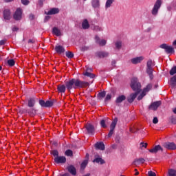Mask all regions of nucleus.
<instances>
[{"mask_svg": "<svg viewBox=\"0 0 176 176\" xmlns=\"http://www.w3.org/2000/svg\"><path fill=\"white\" fill-rule=\"evenodd\" d=\"M131 87L133 90V91H136V92L132 93L129 95V96H128L127 100L130 103L133 102L134 100L137 98V96L141 91V83L138 82V78H133L131 80Z\"/></svg>", "mask_w": 176, "mask_h": 176, "instance_id": "nucleus-1", "label": "nucleus"}, {"mask_svg": "<svg viewBox=\"0 0 176 176\" xmlns=\"http://www.w3.org/2000/svg\"><path fill=\"white\" fill-rule=\"evenodd\" d=\"M65 85L67 90L69 91L70 90H72V89H83L87 87V86H89V82L73 78L66 82Z\"/></svg>", "mask_w": 176, "mask_h": 176, "instance_id": "nucleus-2", "label": "nucleus"}, {"mask_svg": "<svg viewBox=\"0 0 176 176\" xmlns=\"http://www.w3.org/2000/svg\"><path fill=\"white\" fill-rule=\"evenodd\" d=\"M161 6L162 0H157L151 10V14H153V16H157V13H159V9H160Z\"/></svg>", "mask_w": 176, "mask_h": 176, "instance_id": "nucleus-3", "label": "nucleus"}, {"mask_svg": "<svg viewBox=\"0 0 176 176\" xmlns=\"http://www.w3.org/2000/svg\"><path fill=\"white\" fill-rule=\"evenodd\" d=\"M152 89V84H148L144 89L142 94L138 97V101L141 100L142 98H144L146 96V93Z\"/></svg>", "mask_w": 176, "mask_h": 176, "instance_id": "nucleus-4", "label": "nucleus"}, {"mask_svg": "<svg viewBox=\"0 0 176 176\" xmlns=\"http://www.w3.org/2000/svg\"><path fill=\"white\" fill-rule=\"evenodd\" d=\"M88 134H91V135H94V133H96V128H94V126L90 123H87L85 126Z\"/></svg>", "mask_w": 176, "mask_h": 176, "instance_id": "nucleus-5", "label": "nucleus"}, {"mask_svg": "<svg viewBox=\"0 0 176 176\" xmlns=\"http://www.w3.org/2000/svg\"><path fill=\"white\" fill-rule=\"evenodd\" d=\"M164 148H166L169 151H175L176 144L174 142H166L164 144Z\"/></svg>", "mask_w": 176, "mask_h": 176, "instance_id": "nucleus-6", "label": "nucleus"}, {"mask_svg": "<svg viewBox=\"0 0 176 176\" xmlns=\"http://www.w3.org/2000/svg\"><path fill=\"white\" fill-rule=\"evenodd\" d=\"M23 16V10L21 8H17L15 13L14 14V20H21Z\"/></svg>", "mask_w": 176, "mask_h": 176, "instance_id": "nucleus-7", "label": "nucleus"}, {"mask_svg": "<svg viewBox=\"0 0 176 176\" xmlns=\"http://www.w3.org/2000/svg\"><path fill=\"white\" fill-rule=\"evenodd\" d=\"M160 47L161 49H164L166 53H173V52H174V48L171 46L167 45V44H162Z\"/></svg>", "mask_w": 176, "mask_h": 176, "instance_id": "nucleus-8", "label": "nucleus"}, {"mask_svg": "<svg viewBox=\"0 0 176 176\" xmlns=\"http://www.w3.org/2000/svg\"><path fill=\"white\" fill-rule=\"evenodd\" d=\"M54 50L58 54H63V53L65 52V49L58 44L55 46Z\"/></svg>", "mask_w": 176, "mask_h": 176, "instance_id": "nucleus-9", "label": "nucleus"}, {"mask_svg": "<svg viewBox=\"0 0 176 176\" xmlns=\"http://www.w3.org/2000/svg\"><path fill=\"white\" fill-rule=\"evenodd\" d=\"M39 104L41 107H45V108H49V107L53 106V102L49 100L45 102V100H39Z\"/></svg>", "mask_w": 176, "mask_h": 176, "instance_id": "nucleus-10", "label": "nucleus"}, {"mask_svg": "<svg viewBox=\"0 0 176 176\" xmlns=\"http://www.w3.org/2000/svg\"><path fill=\"white\" fill-rule=\"evenodd\" d=\"M160 105H162V102H154L149 106V109H151L152 111H156V109H157V108L160 107Z\"/></svg>", "mask_w": 176, "mask_h": 176, "instance_id": "nucleus-11", "label": "nucleus"}, {"mask_svg": "<svg viewBox=\"0 0 176 176\" xmlns=\"http://www.w3.org/2000/svg\"><path fill=\"white\" fill-rule=\"evenodd\" d=\"M55 163H65L67 162V158L64 156H58L54 158Z\"/></svg>", "mask_w": 176, "mask_h": 176, "instance_id": "nucleus-12", "label": "nucleus"}, {"mask_svg": "<svg viewBox=\"0 0 176 176\" xmlns=\"http://www.w3.org/2000/svg\"><path fill=\"white\" fill-rule=\"evenodd\" d=\"M95 40L96 43H98L100 46H105V45H107V41L104 39L100 40V37H98V36H96Z\"/></svg>", "mask_w": 176, "mask_h": 176, "instance_id": "nucleus-13", "label": "nucleus"}, {"mask_svg": "<svg viewBox=\"0 0 176 176\" xmlns=\"http://www.w3.org/2000/svg\"><path fill=\"white\" fill-rule=\"evenodd\" d=\"M159 151H163V148L160 145H157L154 148L148 150L151 153H157Z\"/></svg>", "mask_w": 176, "mask_h": 176, "instance_id": "nucleus-14", "label": "nucleus"}, {"mask_svg": "<svg viewBox=\"0 0 176 176\" xmlns=\"http://www.w3.org/2000/svg\"><path fill=\"white\" fill-rule=\"evenodd\" d=\"M142 60H144V57L139 56V57L132 58L131 63H132V64H138V63H141V61H142Z\"/></svg>", "mask_w": 176, "mask_h": 176, "instance_id": "nucleus-15", "label": "nucleus"}, {"mask_svg": "<svg viewBox=\"0 0 176 176\" xmlns=\"http://www.w3.org/2000/svg\"><path fill=\"white\" fill-rule=\"evenodd\" d=\"M95 148H96V149H100V151H104L105 145L103 142H98L95 144Z\"/></svg>", "mask_w": 176, "mask_h": 176, "instance_id": "nucleus-16", "label": "nucleus"}, {"mask_svg": "<svg viewBox=\"0 0 176 176\" xmlns=\"http://www.w3.org/2000/svg\"><path fill=\"white\" fill-rule=\"evenodd\" d=\"M3 17L5 20H10L11 16H10V10H5L3 12Z\"/></svg>", "mask_w": 176, "mask_h": 176, "instance_id": "nucleus-17", "label": "nucleus"}, {"mask_svg": "<svg viewBox=\"0 0 176 176\" xmlns=\"http://www.w3.org/2000/svg\"><path fill=\"white\" fill-rule=\"evenodd\" d=\"M60 12L58 8H52L47 12H45L46 14L51 15V14H57Z\"/></svg>", "mask_w": 176, "mask_h": 176, "instance_id": "nucleus-18", "label": "nucleus"}, {"mask_svg": "<svg viewBox=\"0 0 176 176\" xmlns=\"http://www.w3.org/2000/svg\"><path fill=\"white\" fill-rule=\"evenodd\" d=\"M67 89V85H59L57 87V90L58 93H64Z\"/></svg>", "mask_w": 176, "mask_h": 176, "instance_id": "nucleus-19", "label": "nucleus"}, {"mask_svg": "<svg viewBox=\"0 0 176 176\" xmlns=\"http://www.w3.org/2000/svg\"><path fill=\"white\" fill-rule=\"evenodd\" d=\"M67 170L72 175H76V168L74 166L71 165L68 166Z\"/></svg>", "mask_w": 176, "mask_h": 176, "instance_id": "nucleus-20", "label": "nucleus"}, {"mask_svg": "<svg viewBox=\"0 0 176 176\" xmlns=\"http://www.w3.org/2000/svg\"><path fill=\"white\" fill-rule=\"evenodd\" d=\"M146 73L148 74L150 79H153V67H147Z\"/></svg>", "mask_w": 176, "mask_h": 176, "instance_id": "nucleus-21", "label": "nucleus"}, {"mask_svg": "<svg viewBox=\"0 0 176 176\" xmlns=\"http://www.w3.org/2000/svg\"><path fill=\"white\" fill-rule=\"evenodd\" d=\"M108 52H99L96 54V56L99 57L100 58H104V57H108Z\"/></svg>", "mask_w": 176, "mask_h": 176, "instance_id": "nucleus-22", "label": "nucleus"}, {"mask_svg": "<svg viewBox=\"0 0 176 176\" xmlns=\"http://www.w3.org/2000/svg\"><path fill=\"white\" fill-rule=\"evenodd\" d=\"M82 27L83 30H87L90 28V25L89 24V21L87 19H85L82 23Z\"/></svg>", "mask_w": 176, "mask_h": 176, "instance_id": "nucleus-23", "label": "nucleus"}, {"mask_svg": "<svg viewBox=\"0 0 176 176\" xmlns=\"http://www.w3.org/2000/svg\"><path fill=\"white\" fill-rule=\"evenodd\" d=\"M116 124H118V118H114L110 125V130H115Z\"/></svg>", "mask_w": 176, "mask_h": 176, "instance_id": "nucleus-24", "label": "nucleus"}, {"mask_svg": "<svg viewBox=\"0 0 176 176\" xmlns=\"http://www.w3.org/2000/svg\"><path fill=\"white\" fill-rule=\"evenodd\" d=\"M52 34H54V35H56V36H60V35H61V31L60 30V29L55 27L52 29Z\"/></svg>", "mask_w": 176, "mask_h": 176, "instance_id": "nucleus-25", "label": "nucleus"}, {"mask_svg": "<svg viewBox=\"0 0 176 176\" xmlns=\"http://www.w3.org/2000/svg\"><path fill=\"white\" fill-rule=\"evenodd\" d=\"M124 100H126V96L124 95H121L117 98L116 102H117V104H120V102H122Z\"/></svg>", "mask_w": 176, "mask_h": 176, "instance_id": "nucleus-26", "label": "nucleus"}, {"mask_svg": "<svg viewBox=\"0 0 176 176\" xmlns=\"http://www.w3.org/2000/svg\"><path fill=\"white\" fill-rule=\"evenodd\" d=\"M28 105L30 108H32V107H34L35 105V98H30L28 100Z\"/></svg>", "mask_w": 176, "mask_h": 176, "instance_id": "nucleus-27", "label": "nucleus"}, {"mask_svg": "<svg viewBox=\"0 0 176 176\" xmlns=\"http://www.w3.org/2000/svg\"><path fill=\"white\" fill-rule=\"evenodd\" d=\"M170 85L172 87H175V86H176V75L170 78Z\"/></svg>", "mask_w": 176, "mask_h": 176, "instance_id": "nucleus-28", "label": "nucleus"}, {"mask_svg": "<svg viewBox=\"0 0 176 176\" xmlns=\"http://www.w3.org/2000/svg\"><path fill=\"white\" fill-rule=\"evenodd\" d=\"M94 162H95L96 163H98L99 164H104V163H105V161L100 157L95 158Z\"/></svg>", "mask_w": 176, "mask_h": 176, "instance_id": "nucleus-29", "label": "nucleus"}, {"mask_svg": "<svg viewBox=\"0 0 176 176\" xmlns=\"http://www.w3.org/2000/svg\"><path fill=\"white\" fill-rule=\"evenodd\" d=\"M92 6L94 8H100V0H92Z\"/></svg>", "mask_w": 176, "mask_h": 176, "instance_id": "nucleus-30", "label": "nucleus"}, {"mask_svg": "<svg viewBox=\"0 0 176 176\" xmlns=\"http://www.w3.org/2000/svg\"><path fill=\"white\" fill-rule=\"evenodd\" d=\"M145 162V160L144 158H140L139 160H136L134 162L135 166H138V164H140V163H144Z\"/></svg>", "mask_w": 176, "mask_h": 176, "instance_id": "nucleus-31", "label": "nucleus"}, {"mask_svg": "<svg viewBox=\"0 0 176 176\" xmlns=\"http://www.w3.org/2000/svg\"><path fill=\"white\" fill-rule=\"evenodd\" d=\"M89 163V160H84L82 164H81V168L85 169L86 168V166H87V164Z\"/></svg>", "mask_w": 176, "mask_h": 176, "instance_id": "nucleus-32", "label": "nucleus"}, {"mask_svg": "<svg viewBox=\"0 0 176 176\" xmlns=\"http://www.w3.org/2000/svg\"><path fill=\"white\" fill-rule=\"evenodd\" d=\"M155 64L153 63V61L152 60H149L147 61V68H153Z\"/></svg>", "mask_w": 176, "mask_h": 176, "instance_id": "nucleus-33", "label": "nucleus"}, {"mask_svg": "<svg viewBox=\"0 0 176 176\" xmlns=\"http://www.w3.org/2000/svg\"><path fill=\"white\" fill-rule=\"evenodd\" d=\"M168 175L169 176H176V170L174 169L168 170Z\"/></svg>", "mask_w": 176, "mask_h": 176, "instance_id": "nucleus-34", "label": "nucleus"}, {"mask_svg": "<svg viewBox=\"0 0 176 176\" xmlns=\"http://www.w3.org/2000/svg\"><path fill=\"white\" fill-rule=\"evenodd\" d=\"M113 1L115 0H107L106 2V8H111V6L112 5V3H113Z\"/></svg>", "mask_w": 176, "mask_h": 176, "instance_id": "nucleus-35", "label": "nucleus"}, {"mask_svg": "<svg viewBox=\"0 0 176 176\" xmlns=\"http://www.w3.org/2000/svg\"><path fill=\"white\" fill-rule=\"evenodd\" d=\"M100 126L102 127V129H107L108 126L105 123V120H100Z\"/></svg>", "mask_w": 176, "mask_h": 176, "instance_id": "nucleus-36", "label": "nucleus"}, {"mask_svg": "<svg viewBox=\"0 0 176 176\" xmlns=\"http://www.w3.org/2000/svg\"><path fill=\"white\" fill-rule=\"evenodd\" d=\"M83 75H85V76H89V78H94V74H93L87 71L84 72Z\"/></svg>", "mask_w": 176, "mask_h": 176, "instance_id": "nucleus-37", "label": "nucleus"}, {"mask_svg": "<svg viewBox=\"0 0 176 176\" xmlns=\"http://www.w3.org/2000/svg\"><path fill=\"white\" fill-rule=\"evenodd\" d=\"M65 155L66 156H73L74 153L72 152V150L69 149L65 151Z\"/></svg>", "mask_w": 176, "mask_h": 176, "instance_id": "nucleus-38", "label": "nucleus"}, {"mask_svg": "<svg viewBox=\"0 0 176 176\" xmlns=\"http://www.w3.org/2000/svg\"><path fill=\"white\" fill-rule=\"evenodd\" d=\"M66 57H67V58H73L74 53L71 52H66Z\"/></svg>", "mask_w": 176, "mask_h": 176, "instance_id": "nucleus-39", "label": "nucleus"}, {"mask_svg": "<svg viewBox=\"0 0 176 176\" xmlns=\"http://www.w3.org/2000/svg\"><path fill=\"white\" fill-rule=\"evenodd\" d=\"M8 64L10 67H13V65H14V64H15L14 60H13V59L8 60Z\"/></svg>", "mask_w": 176, "mask_h": 176, "instance_id": "nucleus-40", "label": "nucleus"}, {"mask_svg": "<svg viewBox=\"0 0 176 176\" xmlns=\"http://www.w3.org/2000/svg\"><path fill=\"white\" fill-rule=\"evenodd\" d=\"M176 74V66L173 67L170 71V75H175Z\"/></svg>", "mask_w": 176, "mask_h": 176, "instance_id": "nucleus-41", "label": "nucleus"}, {"mask_svg": "<svg viewBox=\"0 0 176 176\" xmlns=\"http://www.w3.org/2000/svg\"><path fill=\"white\" fill-rule=\"evenodd\" d=\"M28 113L29 115H30V116H34V115H35V109H31L30 110L28 111Z\"/></svg>", "mask_w": 176, "mask_h": 176, "instance_id": "nucleus-42", "label": "nucleus"}, {"mask_svg": "<svg viewBox=\"0 0 176 176\" xmlns=\"http://www.w3.org/2000/svg\"><path fill=\"white\" fill-rule=\"evenodd\" d=\"M52 155H53V156H54V157H58V151L57 150H53L51 152Z\"/></svg>", "mask_w": 176, "mask_h": 176, "instance_id": "nucleus-43", "label": "nucleus"}, {"mask_svg": "<svg viewBox=\"0 0 176 176\" xmlns=\"http://www.w3.org/2000/svg\"><path fill=\"white\" fill-rule=\"evenodd\" d=\"M105 91L100 92L98 95V98H104L105 97Z\"/></svg>", "mask_w": 176, "mask_h": 176, "instance_id": "nucleus-44", "label": "nucleus"}, {"mask_svg": "<svg viewBox=\"0 0 176 176\" xmlns=\"http://www.w3.org/2000/svg\"><path fill=\"white\" fill-rule=\"evenodd\" d=\"M116 47L117 49H120V48L122 47V42H120V41H117V42L116 43Z\"/></svg>", "mask_w": 176, "mask_h": 176, "instance_id": "nucleus-45", "label": "nucleus"}, {"mask_svg": "<svg viewBox=\"0 0 176 176\" xmlns=\"http://www.w3.org/2000/svg\"><path fill=\"white\" fill-rule=\"evenodd\" d=\"M148 146V143H140V148L142 149L143 148H146Z\"/></svg>", "mask_w": 176, "mask_h": 176, "instance_id": "nucleus-46", "label": "nucleus"}, {"mask_svg": "<svg viewBox=\"0 0 176 176\" xmlns=\"http://www.w3.org/2000/svg\"><path fill=\"white\" fill-rule=\"evenodd\" d=\"M148 176H156V173L152 170H149L148 172Z\"/></svg>", "mask_w": 176, "mask_h": 176, "instance_id": "nucleus-47", "label": "nucleus"}, {"mask_svg": "<svg viewBox=\"0 0 176 176\" xmlns=\"http://www.w3.org/2000/svg\"><path fill=\"white\" fill-rule=\"evenodd\" d=\"M94 31H102V28L99 26H95L94 28Z\"/></svg>", "mask_w": 176, "mask_h": 176, "instance_id": "nucleus-48", "label": "nucleus"}, {"mask_svg": "<svg viewBox=\"0 0 176 176\" xmlns=\"http://www.w3.org/2000/svg\"><path fill=\"white\" fill-rule=\"evenodd\" d=\"M112 98V95L111 94H107L105 98V101H109Z\"/></svg>", "mask_w": 176, "mask_h": 176, "instance_id": "nucleus-49", "label": "nucleus"}, {"mask_svg": "<svg viewBox=\"0 0 176 176\" xmlns=\"http://www.w3.org/2000/svg\"><path fill=\"white\" fill-rule=\"evenodd\" d=\"M113 134V131L110 129V131L107 135V138H111V137H112V135Z\"/></svg>", "mask_w": 176, "mask_h": 176, "instance_id": "nucleus-50", "label": "nucleus"}, {"mask_svg": "<svg viewBox=\"0 0 176 176\" xmlns=\"http://www.w3.org/2000/svg\"><path fill=\"white\" fill-rule=\"evenodd\" d=\"M21 3H23V5H28L30 1L28 0H21Z\"/></svg>", "mask_w": 176, "mask_h": 176, "instance_id": "nucleus-51", "label": "nucleus"}, {"mask_svg": "<svg viewBox=\"0 0 176 176\" xmlns=\"http://www.w3.org/2000/svg\"><path fill=\"white\" fill-rule=\"evenodd\" d=\"M129 131H130V133H135L136 131L135 127L134 126L130 127Z\"/></svg>", "mask_w": 176, "mask_h": 176, "instance_id": "nucleus-52", "label": "nucleus"}, {"mask_svg": "<svg viewBox=\"0 0 176 176\" xmlns=\"http://www.w3.org/2000/svg\"><path fill=\"white\" fill-rule=\"evenodd\" d=\"M5 43H6V39L0 41V46H3V45H5Z\"/></svg>", "mask_w": 176, "mask_h": 176, "instance_id": "nucleus-53", "label": "nucleus"}, {"mask_svg": "<svg viewBox=\"0 0 176 176\" xmlns=\"http://www.w3.org/2000/svg\"><path fill=\"white\" fill-rule=\"evenodd\" d=\"M159 120L157 119V118L155 117L153 120V123H154V124H156L157 123H158Z\"/></svg>", "mask_w": 176, "mask_h": 176, "instance_id": "nucleus-54", "label": "nucleus"}, {"mask_svg": "<svg viewBox=\"0 0 176 176\" xmlns=\"http://www.w3.org/2000/svg\"><path fill=\"white\" fill-rule=\"evenodd\" d=\"M12 31L14 32V31H19V28L16 27V26H14L12 28Z\"/></svg>", "mask_w": 176, "mask_h": 176, "instance_id": "nucleus-55", "label": "nucleus"}, {"mask_svg": "<svg viewBox=\"0 0 176 176\" xmlns=\"http://www.w3.org/2000/svg\"><path fill=\"white\" fill-rule=\"evenodd\" d=\"M49 19H50V16H45V21H47V20H49Z\"/></svg>", "mask_w": 176, "mask_h": 176, "instance_id": "nucleus-56", "label": "nucleus"}, {"mask_svg": "<svg viewBox=\"0 0 176 176\" xmlns=\"http://www.w3.org/2000/svg\"><path fill=\"white\" fill-rule=\"evenodd\" d=\"M30 20L34 19V15L33 14H30Z\"/></svg>", "mask_w": 176, "mask_h": 176, "instance_id": "nucleus-57", "label": "nucleus"}, {"mask_svg": "<svg viewBox=\"0 0 176 176\" xmlns=\"http://www.w3.org/2000/svg\"><path fill=\"white\" fill-rule=\"evenodd\" d=\"M135 171H136V173H135V175H138L139 174L138 170L137 169H135Z\"/></svg>", "mask_w": 176, "mask_h": 176, "instance_id": "nucleus-58", "label": "nucleus"}, {"mask_svg": "<svg viewBox=\"0 0 176 176\" xmlns=\"http://www.w3.org/2000/svg\"><path fill=\"white\" fill-rule=\"evenodd\" d=\"M5 1V2H12L13 0H4Z\"/></svg>", "mask_w": 176, "mask_h": 176, "instance_id": "nucleus-59", "label": "nucleus"}, {"mask_svg": "<svg viewBox=\"0 0 176 176\" xmlns=\"http://www.w3.org/2000/svg\"><path fill=\"white\" fill-rule=\"evenodd\" d=\"M173 45L174 46H176V40L173 42Z\"/></svg>", "mask_w": 176, "mask_h": 176, "instance_id": "nucleus-60", "label": "nucleus"}, {"mask_svg": "<svg viewBox=\"0 0 176 176\" xmlns=\"http://www.w3.org/2000/svg\"><path fill=\"white\" fill-rule=\"evenodd\" d=\"M173 112L175 113V115H176V108H175L174 109H173Z\"/></svg>", "mask_w": 176, "mask_h": 176, "instance_id": "nucleus-61", "label": "nucleus"}, {"mask_svg": "<svg viewBox=\"0 0 176 176\" xmlns=\"http://www.w3.org/2000/svg\"><path fill=\"white\" fill-rule=\"evenodd\" d=\"M28 43H32V40H29V41H28Z\"/></svg>", "mask_w": 176, "mask_h": 176, "instance_id": "nucleus-62", "label": "nucleus"}, {"mask_svg": "<svg viewBox=\"0 0 176 176\" xmlns=\"http://www.w3.org/2000/svg\"><path fill=\"white\" fill-rule=\"evenodd\" d=\"M173 123H176V119H174L173 121H172Z\"/></svg>", "mask_w": 176, "mask_h": 176, "instance_id": "nucleus-63", "label": "nucleus"}, {"mask_svg": "<svg viewBox=\"0 0 176 176\" xmlns=\"http://www.w3.org/2000/svg\"><path fill=\"white\" fill-rule=\"evenodd\" d=\"M1 69H2V67H1V66H0V71H1Z\"/></svg>", "mask_w": 176, "mask_h": 176, "instance_id": "nucleus-64", "label": "nucleus"}]
</instances>
